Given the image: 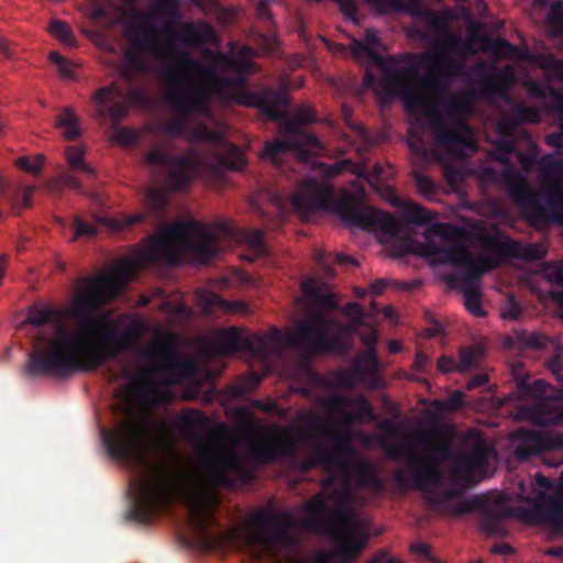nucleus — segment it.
<instances>
[{"label": "nucleus", "mask_w": 563, "mask_h": 563, "mask_svg": "<svg viewBox=\"0 0 563 563\" xmlns=\"http://www.w3.org/2000/svg\"><path fill=\"white\" fill-rule=\"evenodd\" d=\"M541 175L549 181H554L563 175V161L548 154L538 162Z\"/></svg>", "instance_id": "nucleus-37"}, {"label": "nucleus", "mask_w": 563, "mask_h": 563, "mask_svg": "<svg viewBox=\"0 0 563 563\" xmlns=\"http://www.w3.org/2000/svg\"><path fill=\"white\" fill-rule=\"evenodd\" d=\"M48 32L66 46L74 47L76 45L75 35L64 21L53 20L48 26Z\"/></svg>", "instance_id": "nucleus-42"}, {"label": "nucleus", "mask_w": 563, "mask_h": 563, "mask_svg": "<svg viewBox=\"0 0 563 563\" xmlns=\"http://www.w3.org/2000/svg\"><path fill=\"white\" fill-rule=\"evenodd\" d=\"M512 378L519 398H533V406H521L518 417L534 426H555L562 420L563 389L554 390L542 379L530 382L521 364L512 366Z\"/></svg>", "instance_id": "nucleus-13"}, {"label": "nucleus", "mask_w": 563, "mask_h": 563, "mask_svg": "<svg viewBox=\"0 0 563 563\" xmlns=\"http://www.w3.org/2000/svg\"><path fill=\"white\" fill-rule=\"evenodd\" d=\"M301 290L318 308L328 311L338 309V302L325 284L319 283L314 278H307L301 283Z\"/></svg>", "instance_id": "nucleus-28"}, {"label": "nucleus", "mask_w": 563, "mask_h": 563, "mask_svg": "<svg viewBox=\"0 0 563 563\" xmlns=\"http://www.w3.org/2000/svg\"><path fill=\"white\" fill-rule=\"evenodd\" d=\"M92 117L100 123H110L114 139L123 145H133L137 141L136 133L119 124L128 115L129 106L123 100V91L117 82L98 88L90 97Z\"/></svg>", "instance_id": "nucleus-15"}, {"label": "nucleus", "mask_w": 563, "mask_h": 563, "mask_svg": "<svg viewBox=\"0 0 563 563\" xmlns=\"http://www.w3.org/2000/svg\"><path fill=\"white\" fill-rule=\"evenodd\" d=\"M231 234L232 229L221 223L217 232L198 221L172 224L151 238L139 261L126 260L113 273L89 278L85 289L78 292L68 316L80 323V334H73L56 324L55 336L36 338L24 372L31 377L55 376L67 378L77 372H92L120 355L119 323L108 316H97L99 309L115 299L140 264L180 262L177 245L208 262L219 253L218 234Z\"/></svg>", "instance_id": "nucleus-1"}, {"label": "nucleus", "mask_w": 563, "mask_h": 563, "mask_svg": "<svg viewBox=\"0 0 563 563\" xmlns=\"http://www.w3.org/2000/svg\"><path fill=\"white\" fill-rule=\"evenodd\" d=\"M142 334V324L137 321L131 323L126 329H119V346L120 354L133 349L135 342Z\"/></svg>", "instance_id": "nucleus-39"}, {"label": "nucleus", "mask_w": 563, "mask_h": 563, "mask_svg": "<svg viewBox=\"0 0 563 563\" xmlns=\"http://www.w3.org/2000/svg\"><path fill=\"white\" fill-rule=\"evenodd\" d=\"M353 475L357 488L374 493H382L385 488L384 482L377 475L376 467L371 462L357 461L353 466Z\"/></svg>", "instance_id": "nucleus-29"}, {"label": "nucleus", "mask_w": 563, "mask_h": 563, "mask_svg": "<svg viewBox=\"0 0 563 563\" xmlns=\"http://www.w3.org/2000/svg\"><path fill=\"white\" fill-rule=\"evenodd\" d=\"M290 516L263 515L256 528L246 538V544L255 560L273 563H306L296 555L298 539L292 533Z\"/></svg>", "instance_id": "nucleus-11"}, {"label": "nucleus", "mask_w": 563, "mask_h": 563, "mask_svg": "<svg viewBox=\"0 0 563 563\" xmlns=\"http://www.w3.org/2000/svg\"><path fill=\"white\" fill-rule=\"evenodd\" d=\"M319 432L322 437L331 441L333 450L327 445L318 443L311 455L298 463V470L301 473H308L311 470L322 466L324 470L340 468L343 474L350 471V465L345 457L354 452L352 439L349 434L333 431L330 427L319 423Z\"/></svg>", "instance_id": "nucleus-16"}, {"label": "nucleus", "mask_w": 563, "mask_h": 563, "mask_svg": "<svg viewBox=\"0 0 563 563\" xmlns=\"http://www.w3.org/2000/svg\"><path fill=\"white\" fill-rule=\"evenodd\" d=\"M509 341L514 342L519 349L542 350L548 345L550 339L539 332L521 330L515 331L514 338H509Z\"/></svg>", "instance_id": "nucleus-32"}, {"label": "nucleus", "mask_w": 563, "mask_h": 563, "mask_svg": "<svg viewBox=\"0 0 563 563\" xmlns=\"http://www.w3.org/2000/svg\"><path fill=\"white\" fill-rule=\"evenodd\" d=\"M350 46L351 53L355 58H367L376 65H383V56L377 51L369 49L368 45H366L363 41L354 38Z\"/></svg>", "instance_id": "nucleus-44"}, {"label": "nucleus", "mask_w": 563, "mask_h": 563, "mask_svg": "<svg viewBox=\"0 0 563 563\" xmlns=\"http://www.w3.org/2000/svg\"><path fill=\"white\" fill-rule=\"evenodd\" d=\"M517 153V148L511 139L501 137L495 142L494 158L500 163H508L511 155Z\"/></svg>", "instance_id": "nucleus-46"}, {"label": "nucleus", "mask_w": 563, "mask_h": 563, "mask_svg": "<svg viewBox=\"0 0 563 563\" xmlns=\"http://www.w3.org/2000/svg\"><path fill=\"white\" fill-rule=\"evenodd\" d=\"M463 37L460 33L450 30L444 36L433 43V51L424 57V60L432 67V70L423 76L419 75V80L428 97L437 100V107L443 108L442 98L454 96L444 91L449 81L463 73L465 64L462 59H457ZM460 97L459 95H455ZM471 102L470 97L464 96Z\"/></svg>", "instance_id": "nucleus-12"}, {"label": "nucleus", "mask_w": 563, "mask_h": 563, "mask_svg": "<svg viewBox=\"0 0 563 563\" xmlns=\"http://www.w3.org/2000/svg\"><path fill=\"white\" fill-rule=\"evenodd\" d=\"M521 307L514 297H509L501 312L504 319L517 320L521 316Z\"/></svg>", "instance_id": "nucleus-60"}, {"label": "nucleus", "mask_w": 563, "mask_h": 563, "mask_svg": "<svg viewBox=\"0 0 563 563\" xmlns=\"http://www.w3.org/2000/svg\"><path fill=\"white\" fill-rule=\"evenodd\" d=\"M173 428L183 438L192 442H200L210 429V419L197 408H187L174 419Z\"/></svg>", "instance_id": "nucleus-26"}, {"label": "nucleus", "mask_w": 563, "mask_h": 563, "mask_svg": "<svg viewBox=\"0 0 563 563\" xmlns=\"http://www.w3.org/2000/svg\"><path fill=\"white\" fill-rule=\"evenodd\" d=\"M427 26L437 35V37L441 38L451 30L448 21L443 16L435 13L429 14L427 19Z\"/></svg>", "instance_id": "nucleus-49"}, {"label": "nucleus", "mask_w": 563, "mask_h": 563, "mask_svg": "<svg viewBox=\"0 0 563 563\" xmlns=\"http://www.w3.org/2000/svg\"><path fill=\"white\" fill-rule=\"evenodd\" d=\"M544 275L550 283L563 287V264H549L545 268Z\"/></svg>", "instance_id": "nucleus-57"}, {"label": "nucleus", "mask_w": 563, "mask_h": 563, "mask_svg": "<svg viewBox=\"0 0 563 563\" xmlns=\"http://www.w3.org/2000/svg\"><path fill=\"white\" fill-rule=\"evenodd\" d=\"M407 222L417 225H426L432 222L434 214L418 203H408L405 207Z\"/></svg>", "instance_id": "nucleus-40"}, {"label": "nucleus", "mask_w": 563, "mask_h": 563, "mask_svg": "<svg viewBox=\"0 0 563 563\" xmlns=\"http://www.w3.org/2000/svg\"><path fill=\"white\" fill-rule=\"evenodd\" d=\"M341 12L349 20L357 21L358 5L356 0H338Z\"/></svg>", "instance_id": "nucleus-59"}, {"label": "nucleus", "mask_w": 563, "mask_h": 563, "mask_svg": "<svg viewBox=\"0 0 563 563\" xmlns=\"http://www.w3.org/2000/svg\"><path fill=\"white\" fill-rule=\"evenodd\" d=\"M184 498L189 511V525L199 534L207 537L208 528L216 522L213 510L217 497L203 488H195L186 493Z\"/></svg>", "instance_id": "nucleus-23"}, {"label": "nucleus", "mask_w": 563, "mask_h": 563, "mask_svg": "<svg viewBox=\"0 0 563 563\" xmlns=\"http://www.w3.org/2000/svg\"><path fill=\"white\" fill-rule=\"evenodd\" d=\"M482 49L498 57H512L516 53V47L503 37H489L484 35L482 37Z\"/></svg>", "instance_id": "nucleus-34"}, {"label": "nucleus", "mask_w": 563, "mask_h": 563, "mask_svg": "<svg viewBox=\"0 0 563 563\" xmlns=\"http://www.w3.org/2000/svg\"><path fill=\"white\" fill-rule=\"evenodd\" d=\"M512 118L516 123H537L540 113L536 108L518 104L512 109Z\"/></svg>", "instance_id": "nucleus-47"}, {"label": "nucleus", "mask_w": 563, "mask_h": 563, "mask_svg": "<svg viewBox=\"0 0 563 563\" xmlns=\"http://www.w3.org/2000/svg\"><path fill=\"white\" fill-rule=\"evenodd\" d=\"M475 350L473 347H462L459 353V364L456 367L457 372H466L473 367L475 362Z\"/></svg>", "instance_id": "nucleus-56"}, {"label": "nucleus", "mask_w": 563, "mask_h": 563, "mask_svg": "<svg viewBox=\"0 0 563 563\" xmlns=\"http://www.w3.org/2000/svg\"><path fill=\"white\" fill-rule=\"evenodd\" d=\"M421 254L437 264L452 265L456 271L446 277L453 287L463 292L465 308L475 317H485L482 307L479 282L484 274L499 267V262L485 255L474 256L465 244L452 241L448 245H438L427 241L421 246Z\"/></svg>", "instance_id": "nucleus-8"}, {"label": "nucleus", "mask_w": 563, "mask_h": 563, "mask_svg": "<svg viewBox=\"0 0 563 563\" xmlns=\"http://www.w3.org/2000/svg\"><path fill=\"white\" fill-rule=\"evenodd\" d=\"M550 74L563 81V60L556 58L552 54L544 57L541 65Z\"/></svg>", "instance_id": "nucleus-55"}, {"label": "nucleus", "mask_w": 563, "mask_h": 563, "mask_svg": "<svg viewBox=\"0 0 563 563\" xmlns=\"http://www.w3.org/2000/svg\"><path fill=\"white\" fill-rule=\"evenodd\" d=\"M74 229H75L74 240H76L80 236H93L97 233V229L93 225L82 221V219L80 217L75 218Z\"/></svg>", "instance_id": "nucleus-58"}, {"label": "nucleus", "mask_w": 563, "mask_h": 563, "mask_svg": "<svg viewBox=\"0 0 563 563\" xmlns=\"http://www.w3.org/2000/svg\"><path fill=\"white\" fill-rule=\"evenodd\" d=\"M224 165L230 169L241 170L245 167L246 161H245L244 156L242 155V153L240 151H238L236 147H234V153L232 155V158L225 159Z\"/></svg>", "instance_id": "nucleus-63"}, {"label": "nucleus", "mask_w": 563, "mask_h": 563, "mask_svg": "<svg viewBox=\"0 0 563 563\" xmlns=\"http://www.w3.org/2000/svg\"><path fill=\"white\" fill-rule=\"evenodd\" d=\"M351 470L343 474V487L333 489L327 496L317 494L305 505L302 523L307 530L319 534L341 533L364 534L354 532L357 517L353 509Z\"/></svg>", "instance_id": "nucleus-9"}, {"label": "nucleus", "mask_w": 563, "mask_h": 563, "mask_svg": "<svg viewBox=\"0 0 563 563\" xmlns=\"http://www.w3.org/2000/svg\"><path fill=\"white\" fill-rule=\"evenodd\" d=\"M49 60L57 66L58 73L62 77L70 80H75L76 76L74 73L75 65L64 58L59 53L53 51L49 53Z\"/></svg>", "instance_id": "nucleus-48"}, {"label": "nucleus", "mask_w": 563, "mask_h": 563, "mask_svg": "<svg viewBox=\"0 0 563 563\" xmlns=\"http://www.w3.org/2000/svg\"><path fill=\"white\" fill-rule=\"evenodd\" d=\"M213 308H220L227 312H238L245 309L242 302L228 301L218 294H210L205 298V309L210 312Z\"/></svg>", "instance_id": "nucleus-41"}, {"label": "nucleus", "mask_w": 563, "mask_h": 563, "mask_svg": "<svg viewBox=\"0 0 563 563\" xmlns=\"http://www.w3.org/2000/svg\"><path fill=\"white\" fill-rule=\"evenodd\" d=\"M511 440L514 455L519 462H528L544 453L563 450V434L552 431L520 428L512 433Z\"/></svg>", "instance_id": "nucleus-19"}, {"label": "nucleus", "mask_w": 563, "mask_h": 563, "mask_svg": "<svg viewBox=\"0 0 563 563\" xmlns=\"http://www.w3.org/2000/svg\"><path fill=\"white\" fill-rule=\"evenodd\" d=\"M484 247L489 255L501 264L504 258H520L525 261L541 260L545 256V250L540 244L523 245L510 238H501L499 235H487L484 239Z\"/></svg>", "instance_id": "nucleus-24"}, {"label": "nucleus", "mask_w": 563, "mask_h": 563, "mask_svg": "<svg viewBox=\"0 0 563 563\" xmlns=\"http://www.w3.org/2000/svg\"><path fill=\"white\" fill-rule=\"evenodd\" d=\"M148 434L146 421L131 408L126 409V417L114 428L100 429L108 455L135 473L129 487L131 505L128 517L144 526L184 494V476L178 467L164 462H148Z\"/></svg>", "instance_id": "nucleus-3"}, {"label": "nucleus", "mask_w": 563, "mask_h": 563, "mask_svg": "<svg viewBox=\"0 0 563 563\" xmlns=\"http://www.w3.org/2000/svg\"><path fill=\"white\" fill-rule=\"evenodd\" d=\"M66 159L69 167L76 172H82L88 176L95 175V169L84 161L85 151L80 146H67L66 147Z\"/></svg>", "instance_id": "nucleus-36"}, {"label": "nucleus", "mask_w": 563, "mask_h": 563, "mask_svg": "<svg viewBox=\"0 0 563 563\" xmlns=\"http://www.w3.org/2000/svg\"><path fill=\"white\" fill-rule=\"evenodd\" d=\"M55 317L56 311L49 307H32L29 310L27 322L40 327L52 322Z\"/></svg>", "instance_id": "nucleus-45"}, {"label": "nucleus", "mask_w": 563, "mask_h": 563, "mask_svg": "<svg viewBox=\"0 0 563 563\" xmlns=\"http://www.w3.org/2000/svg\"><path fill=\"white\" fill-rule=\"evenodd\" d=\"M549 96L551 97L550 108L559 121L560 129H563V93L549 86Z\"/></svg>", "instance_id": "nucleus-51"}, {"label": "nucleus", "mask_w": 563, "mask_h": 563, "mask_svg": "<svg viewBox=\"0 0 563 563\" xmlns=\"http://www.w3.org/2000/svg\"><path fill=\"white\" fill-rule=\"evenodd\" d=\"M178 18V5L175 0H159L156 9L135 15L129 30L132 47L124 52L122 76L132 81L136 76L146 74L147 63L144 51L158 54L162 48L161 37L167 36L166 48L174 51L173 42L179 40L186 46L198 47L217 41V34L206 21L184 23L179 32H175L172 23Z\"/></svg>", "instance_id": "nucleus-5"}, {"label": "nucleus", "mask_w": 563, "mask_h": 563, "mask_svg": "<svg viewBox=\"0 0 563 563\" xmlns=\"http://www.w3.org/2000/svg\"><path fill=\"white\" fill-rule=\"evenodd\" d=\"M548 368L561 382H563V363L560 355H553L547 362Z\"/></svg>", "instance_id": "nucleus-64"}, {"label": "nucleus", "mask_w": 563, "mask_h": 563, "mask_svg": "<svg viewBox=\"0 0 563 563\" xmlns=\"http://www.w3.org/2000/svg\"><path fill=\"white\" fill-rule=\"evenodd\" d=\"M538 147L536 144L531 143L528 152L517 151L516 156L521 165V168L529 173L532 170L537 163Z\"/></svg>", "instance_id": "nucleus-50"}, {"label": "nucleus", "mask_w": 563, "mask_h": 563, "mask_svg": "<svg viewBox=\"0 0 563 563\" xmlns=\"http://www.w3.org/2000/svg\"><path fill=\"white\" fill-rule=\"evenodd\" d=\"M343 313L353 324L361 325L364 322L365 313L362 306L357 302H349L343 308Z\"/></svg>", "instance_id": "nucleus-54"}, {"label": "nucleus", "mask_w": 563, "mask_h": 563, "mask_svg": "<svg viewBox=\"0 0 563 563\" xmlns=\"http://www.w3.org/2000/svg\"><path fill=\"white\" fill-rule=\"evenodd\" d=\"M492 452V449L482 440L478 439L473 445L468 454L464 456L477 468L483 467Z\"/></svg>", "instance_id": "nucleus-43"}, {"label": "nucleus", "mask_w": 563, "mask_h": 563, "mask_svg": "<svg viewBox=\"0 0 563 563\" xmlns=\"http://www.w3.org/2000/svg\"><path fill=\"white\" fill-rule=\"evenodd\" d=\"M43 161H44V156L43 155H37L34 161H31L26 156H21V157L18 158L16 165L21 169H23V170H25V172H27L30 174L36 175L42 169Z\"/></svg>", "instance_id": "nucleus-53"}, {"label": "nucleus", "mask_w": 563, "mask_h": 563, "mask_svg": "<svg viewBox=\"0 0 563 563\" xmlns=\"http://www.w3.org/2000/svg\"><path fill=\"white\" fill-rule=\"evenodd\" d=\"M144 202L146 212H139L130 216H123L120 219L108 217L98 218L97 221L109 227L112 231H122L133 225L142 223L147 217L161 218L167 208V196L163 188L151 187L145 190Z\"/></svg>", "instance_id": "nucleus-22"}, {"label": "nucleus", "mask_w": 563, "mask_h": 563, "mask_svg": "<svg viewBox=\"0 0 563 563\" xmlns=\"http://www.w3.org/2000/svg\"><path fill=\"white\" fill-rule=\"evenodd\" d=\"M218 350L223 354H233L246 350L258 357H267L271 347L266 338L261 334L245 335L236 328L224 330L217 340Z\"/></svg>", "instance_id": "nucleus-25"}, {"label": "nucleus", "mask_w": 563, "mask_h": 563, "mask_svg": "<svg viewBox=\"0 0 563 563\" xmlns=\"http://www.w3.org/2000/svg\"><path fill=\"white\" fill-rule=\"evenodd\" d=\"M206 478L211 487L235 488L240 483L249 484L254 474L236 454L227 453L208 463Z\"/></svg>", "instance_id": "nucleus-21"}, {"label": "nucleus", "mask_w": 563, "mask_h": 563, "mask_svg": "<svg viewBox=\"0 0 563 563\" xmlns=\"http://www.w3.org/2000/svg\"><path fill=\"white\" fill-rule=\"evenodd\" d=\"M417 441L427 453L426 456H420L411 450L401 448L394 449L391 456H404L410 466L415 487L426 489L441 482L442 473L438 465L455 459L456 453L453 448L454 430L449 428L422 432L418 435Z\"/></svg>", "instance_id": "nucleus-10"}, {"label": "nucleus", "mask_w": 563, "mask_h": 563, "mask_svg": "<svg viewBox=\"0 0 563 563\" xmlns=\"http://www.w3.org/2000/svg\"><path fill=\"white\" fill-rule=\"evenodd\" d=\"M549 209L554 216L563 213V190L558 189L549 197Z\"/></svg>", "instance_id": "nucleus-61"}, {"label": "nucleus", "mask_w": 563, "mask_h": 563, "mask_svg": "<svg viewBox=\"0 0 563 563\" xmlns=\"http://www.w3.org/2000/svg\"><path fill=\"white\" fill-rule=\"evenodd\" d=\"M150 166L167 168V185L173 191L184 190L194 179L197 165L186 155H174L167 150L154 146L145 155Z\"/></svg>", "instance_id": "nucleus-18"}, {"label": "nucleus", "mask_w": 563, "mask_h": 563, "mask_svg": "<svg viewBox=\"0 0 563 563\" xmlns=\"http://www.w3.org/2000/svg\"><path fill=\"white\" fill-rule=\"evenodd\" d=\"M368 538L366 534H346L341 538V542L334 552V556L340 563H354V560L366 545Z\"/></svg>", "instance_id": "nucleus-30"}, {"label": "nucleus", "mask_w": 563, "mask_h": 563, "mask_svg": "<svg viewBox=\"0 0 563 563\" xmlns=\"http://www.w3.org/2000/svg\"><path fill=\"white\" fill-rule=\"evenodd\" d=\"M353 404L355 405L354 409L344 413V420L347 423L375 419L373 407L366 397L360 396L356 399L354 398Z\"/></svg>", "instance_id": "nucleus-35"}, {"label": "nucleus", "mask_w": 563, "mask_h": 563, "mask_svg": "<svg viewBox=\"0 0 563 563\" xmlns=\"http://www.w3.org/2000/svg\"><path fill=\"white\" fill-rule=\"evenodd\" d=\"M413 180L419 192L424 197L431 198L435 194L434 183L428 176L419 172H415Z\"/></svg>", "instance_id": "nucleus-52"}, {"label": "nucleus", "mask_w": 563, "mask_h": 563, "mask_svg": "<svg viewBox=\"0 0 563 563\" xmlns=\"http://www.w3.org/2000/svg\"><path fill=\"white\" fill-rule=\"evenodd\" d=\"M306 438L303 432L292 427L283 428L274 439L253 446L250 450V457L262 465L274 463L279 459H294L300 442Z\"/></svg>", "instance_id": "nucleus-20"}, {"label": "nucleus", "mask_w": 563, "mask_h": 563, "mask_svg": "<svg viewBox=\"0 0 563 563\" xmlns=\"http://www.w3.org/2000/svg\"><path fill=\"white\" fill-rule=\"evenodd\" d=\"M333 187L313 178L306 179L298 191L291 196V206L302 217L316 210L334 211L349 227L366 231H382L396 235L401 229L399 221L388 212L363 206L353 196L334 200Z\"/></svg>", "instance_id": "nucleus-7"}, {"label": "nucleus", "mask_w": 563, "mask_h": 563, "mask_svg": "<svg viewBox=\"0 0 563 563\" xmlns=\"http://www.w3.org/2000/svg\"><path fill=\"white\" fill-rule=\"evenodd\" d=\"M383 77L377 80L375 75L366 70L363 87L373 89L385 98L399 97L409 112L421 111L428 120L437 144L456 157H466L467 151H474L476 144L472 128L465 122L471 113L470 100L465 97L449 96L442 98L443 111L451 125L444 120L437 107V100H431L419 80V67L408 63L398 68H389L384 64Z\"/></svg>", "instance_id": "nucleus-4"}, {"label": "nucleus", "mask_w": 563, "mask_h": 563, "mask_svg": "<svg viewBox=\"0 0 563 563\" xmlns=\"http://www.w3.org/2000/svg\"><path fill=\"white\" fill-rule=\"evenodd\" d=\"M205 55L209 63L190 57L186 52H176L177 63L163 69L162 78L169 86L166 102L178 117L156 122L153 132L170 137L189 136L207 143L222 142L221 131L203 123L188 130L187 119L194 113L209 112V87L235 89L243 85L244 75L251 71L253 63L222 52L206 51Z\"/></svg>", "instance_id": "nucleus-2"}, {"label": "nucleus", "mask_w": 563, "mask_h": 563, "mask_svg": "<svg viewBox=\"0 0 563 563\" xmlns=\"http://www.w3.org/2000/svg\"><path fill=\"white\" fill-rule=\"evenodd\" d=\"M349 333L346 325L327 317L322 311H316L298 325L296 332L288 335L287 341L289 345H301L311 353L344 352Z\"/></svg>", "instance_id": "nucleus-14"}, {"label": "nucleus", "mask_w": 563, "mask_h": 563, "mask_svg": "<svg viewBox=\"0 0 563 563\" xmlns=\"http://www.w3.org/2000/svg\"><path fill=\"white\" fill-rule=\"evenodd\" d=\"M508 194L512 201L522 208H538V200L528 181L518 173L506 175Z\"/></svg>", "instance_id": "nucleus-27"}, {"label": "nucleus", "mask_w": 563, "mask_h": 563, "mask_svg": "<svg viewBox=\"0 0 563 563\" xmlns=\"http://www.w3.org/2000/svg\"><path fill=\"white\" fill-rule=\"evenodd\" d=\"M57 126L64 131V136L68 141H74L81 135L79 118L71 108H65L57 117Z\"/></svg>", "instance_id": "nucleus-33"}, {"label": "nucleus", "mask_w": 563, "mask_h": 563, "mask_svg": "<svg viewBox=\"0 0 563 563\" xmlns=\"http://www.w3.org/2000/svg\"><path fill=\"white\" fill-rule=\"evenodd\" d=\"M241 238L253 252V257H251L250 261H253L255 257L264 256L266 254L264 232L262 230H244L241 233Z\"/></svg>", "instance_id": "nucleus-38"}, {"label": "nucleus", "mask_w": 563, "mask_h": 563, "mask_svg": "<svg viewBox=\"0 0 563 563\" xmlns=\"http://www.w3.org/2000/svg\"><path fill=\"white\" fill-rule=\"evenodd\" d=\"M454 464L450 470V477L453 486L460 488H470L476 484L474 474L476 467L463 455L455 454V459L452 460Z\"/></svg>", "instance_id": "nucleus-31"}, {"label": "nucleus", "mask_w": 563, "mask_h": 563, "mask_svg": "<svg viewBox=\"0 0 563 563\" xmlns=\"http://www.w3.org/2000/svg\"><path fill=\"white\" fill-rule=\"evenodd\" d=\"M246 75H244V81H246ZM233 100L239 104L257 108L271 120L284 122L286 136L266 142L262 153V157L269 159L274 165H280L283 158L290 152L305 155V147L319 144L314 135L301 130V125L314 122V112L302 106L296 109L292 117L288 115L286 111L289 106L287 91H276L266 87L260 92H251L245 89V82H243L241 86H235Z\"/></svg>", "instance_id": "nucleus-6"}, {"label": "nucleus", "mask_w": 563, "mask_h": 563, "mask_svg": "<svg viewBox=\"0 0 563 563\" xmlns=\"http://www.w3.org/2000/svg\"><path fill=\"white\" fill-rule=\"evenodd\" d=\"M142 356L174 382L191 377L197 371L196 362L179 353L172 334L162 339L154 346L143 350Z\"/></svg>", "instance_id": "nucleus-17"}, {"label": "nucleus", "mask_w": 563, "mask_h": 563, "mask_svg": "<svg viewBox=\"0 0 563 563\" xmlns=\"http://www.w3.org/2000/svg\"><path fill=\"white\" fill-rule=\"evenodd\" d=\"M430 367L431 361L428 355L421 350L417 351L413 362V369L421 374H427Z\"/></svg>", "instance_id": "nucleus-62"}]
</instances>
